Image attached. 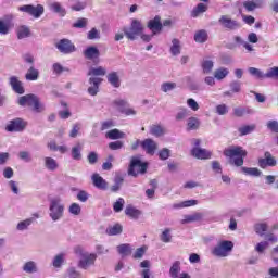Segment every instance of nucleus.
Listing matches in <instances>:
<instances>
[{
  "label": "nucleus",
  "mask_w": 278,
  "mask_h": 278,
  "mask_svg": "<svg viewBox=\"0 0 278 278\" xmlns=\"http://www.w3.org/2000/svg\"><path fill=\"white\" fill-rule=\"evenodd\" d=\"M101 81H103V79L99 77L89 78L90 87L88 88V92L89 94H91V97H97L99 92V86H101Z\"/></svg>",
  "instance_id": "20"
},
{
  "label": "nucleus",
  "mask_w": 278,
  "mask_h": 278,
  "mask_svg": "<svg viewBox=\"0 0 278 278\" xmlns=\"http://www.w3.org/2000/svg\"><path fill=\"white\" fill-rule=\"evenodd\" d=\"M64 203H62L61 198H52L49 204V216L53 223L62 220L64 218Z\"/></svg>",
  "instance_id": "3"
},
{
  "label": "nucleus",
  "mask_w": 278,
  "mask_h": 278,
  "mask_svg": "<svg viewBox=\"0 0 278 278\" xmlns=\"http://www.w3.org/2000/svg\"><path fill=\"white\" fill-rule=\"evenodd\" d=\"M203 219V213H192L189 215H184L182 219L180 220L181 225H188L190 223H197Z\"/></svg>",
  "instance_id": "22"
},
{
  "label": "nucleus",
  "mask_w": 278,
  "mask_h": 278,
  "mask_svg": "<svg viewBox=\"0 0 278 278\" xmlns=\"http://www.w3.org/2000/svg\"><path fill=\"white\" fill-rule=\"evenodd\" d=\"M258 165L261 168H266L267 166H277V160L273 157L270 152L265 153V159H261L258 161Z\"/></svg>",
  "instance_id": "23"
},
{
  "label": "nucleus",
  "mask_w": 278,
  "mask_h": 278,
  "mask_svg": "<svg viewBox=\"0 0 278 278\" xmlns=\"http://www.w3.org/2000/svg\"><path fill=\"white\" fill-rule=\"evenodd\" d=\"M83 149H84V146H81V143H77L76 146H74L72 148V157L74 160H76L77 162H79V160H81Z\"/></svg>",
  "instance_id": "42"
},
{
  "label": "nucleus",
  "mask_w": 278,
  "mask_h": 278,
  "mask_svg": "<svg viewBox=\"0 0 278 278\" xmlns=\"http://www.w3.org/2000/svg\"><path fill=\"white\" fill-rule=\"evenodd\" d=\"M160 160H168L170 157V150L168 148H164L159 152Z\"/></svg>",
  "instance_id": "62"
},
{
  "label": "nucleus",
  "mask_w": 278,
  "mask_h": 278,
  "mask_svg": "<svg viewBox=\"0 0 278 278\" xmlns=\"http://www.w3.org/2000/svg\"><path fill=\"white\" fill-rule=\"evenodd\" d=\"M201 66H202V73L204 75H210V73L214 71V61L210 59H203Z\"/></svg>",
  "instance_id": "32"
},
{
  "label": "nucleus",
  "mask_w": 278,
  "mask_h": 278,
  "mask_svg": "<svg viewBox=\"0 0 278 278\" xmlns=\"http://www.w3.org/2000/svg\"><path fill=\"white\" fill-rule=\"evenodd\" d=\"M18 157H20V160H23V162L31 161V154L28 151L18 152Z\"/></svg>",
  "instance_id": "61"
},
{
  "label": "nucleus",
  "mask_w": 278,
  "mask_h": 278,
  "mask_svg": "<svg viewBox=\"0 0 278 278\" xmlns=\"http://www.w3.org/2000/svg\"><path fill=\"white\" fill-rule=\"evenodd\" d=\"M49 10H51V12H55V14H60V16H65L66 14V10L62 8V4H60V2L49 3Z\"/></svg>",
  "instance_id": "38"
},
{
  "label": "nucleus",
  "mask_w": 278,
  "mask_h": 278,
  "mask_svg": "<svg viewBox=\"0 0 278 278\" xmlns=\"http://www.w3.org/2000/svg\"><path fill=\"white\" fill-rule=\"evenodd\" d=\"M20 12H25V14H29L34 18H40L45 14V7L42 4H37L36 7L33 4H24L18 8Z\"/></svg>",
  "instance_id": "8"
},
{
  "label": "nucleus",
  "mask_w": 278,
  "mask_h": 278,
  "mask_svg": "<svg viewBox=\"0 0 278 278\" xmlns=\"http://www.w3.org/2000/svg\"><path fill=\"white\" fill-rule=\"evenodd\" d=\"M218 23L219 25H223L225 29H230L231 31L240 29L242 27L240 22L232 20L231 17H229V15H222L218 20Z\"/></svg>",
  "instance_id": "11"
},
{
  "label": "nucleus",
  "mask_w": 278,
  "mask_h": 278,
  "mask_svg": "<svg viewBox=\"0 0 278 278\" xmlns=\"http://www.w3.org/2000/svg\"><path fill=\"white\" fill-rule=\"evenodd\" d=\"M23 273L26 275H36L38 273V263L35 261H27L22 266Z\"/></svg>",
  "instance_id": "21"
},
{
  "label": "nucleus",
  "mask_w": 278,
  "mask_h": 278,
  "mask_svg": "<svg viewBox=\"0 0 278 278\" xmlns=\"http://www.w3.org/2000/svg\"><path fill=\"white\" fill-rule=\"evenodd\" d=\"M170 53L172 55H179L181 53V43L178 39L172 40Z\"/></svg>",
  "instance_id": "46"
},
{
  "label": "nucleus",
  "mask_w": 278,
  "mask_h": 278,
  "mask_svg": "<svg viewBox=\"0 0 278 278\" xmlns=\"http://www.w3.org/2000/svg\"><path fill=\"white\" fill-rule=\"evenodd\" d=\"M188 116H190V110L180 108L176 114V121H184V118H188Z\"/></svg>",
  "instance_id": "49"
},
{
  "label": "nucleus",
  "mask_w": 278,
  "mask_h": 278,
  "mask_svg": "<svg viewBox=\"0 0 278 278\" xmlns=\"http://www.w3.org/2000/svg\"><path fill=\"white\" fill-rule=\"evenodd\" d=\"M194 205H199L198 200H186L179 203H174L173 208L174 210H184V207H194Z\"/></svg>",
  "instance_id": "30"
},
{
  "label": "nucleus",
  "mask_w": 278,
  "mask_h": 278,
  "mask_svg": "<svg viewBox=\"0 0 278 278\" xmlns=\"http://www.w3.org/2000/svg\"><path fill=\"white\" fill-rule=\"evenodd\" d=\"M187 105L188 108H190V110H192L193 112H198L199 110V103L197 102V100L189 98L187 100Z\"/></svg>",
  "instance_id": "60"
},
{
  "label": "nucleus",
  "mask_w": 278,
  "mask_h": 278,
  "mask_svg": "<svg viewBox=\"0 0 278 278\" xmlns=\"http://www.w3.org/2000/svg\"><path fill=\"white\" fill-rule=\"evenodd\" d=\"M201 127V119L198 117H189L187 119V130L188 131H197Z\"/></svg>",
  "instance_id": "31"
},
{
  "label": "nucleus",
  "mask_w": 278,
  "mask_h": 278,
  "mask_svg": "<svg viewBox=\"0 0 278 278\" xmlns=\"http://www.w3.org/2000/svg\"><path fill=\"white\" fill-rule=\"evenodd\" d=\"M17 103L22 108H25V106L30 108V110L33 112H35L36 114H40V113L45 112V110H46L45 103H42L40 101V98H38V96H36L34 93H29V94L20 97L17 100Z\"/></svg>",
  "instance_id": "2"
},
{
  "label": "nucleus",
  "mask_w": 278,
  "mask_h": 278,
  "mask_svg": "<svg viewBox=\"0 0 278 278\" xmlns=\"http://www.w3.org/2000/svg\"><path fill=\"white\" fill-rule=\"evenodd\" d=\"M144 253H147V247H141L138 248L135 253L132 254V257L135 260H142V257L144 256Z\"/></svg>",
  "instance_id": "58"
},
{
  "label": "nucleus",
  "mask_w": 278,
  "mask_h": 278,
  "mask_svg": "<svg viewBox=\"0 0 278 278\" xmlns=\"http://www.w3.org/2000/svg\"><path fill=\"white\" fill-rule=\"evenodd\" d=\"M83 55L86 58V60L94 61V60H99L101 52L99 51V48L94 46H90L84 50Z\"/></svg>",
  "instance_id": "18"
},
{
  "label": "nucleus",
  "mask_w": 278,
  "mask_h": 278,
  "mask_svg": "<svg viewBox=\"0 0 278 278\" xmlns=\"http://www.w3.org/2000/svg\"><path fill=\"white\" fill-rule=\"evenodd\" d=\"M255 114V111L249 106H237L233 109V115L237 116V118H242V116Z\"/></svg>",
  "instance_id": "25"
},
{
  "label": "nucleus",
  "mask_w": 278,
  "mask_h": 278,
  "mask_svg": "<svg viewBox=\"0 0 278 278\" xmlns=\"http://www.w3.org/2000/svg\"><path fill=\"white\" fill-rule=\"evenodd\" d=\"M238 131L240 136H249V134H253V131H255V125L251 124V125L241 126L238 128Z\"/></svg>",
  "instance_id": "45"
},
{
  "label": "nucleus",
  "mask_w": 278,
  "mask_h": 278,
  "mask_svg": "<svg viewBox=\"0 0 278 278\" xmlns=\"http://www.w3.org/2000/svg\"><path fill=\"white\" fill-rule=\"evenodd\" d=\"M68 212L73 216H79V214H81V206L78 203H72L68 207Z\"/></svg>",
  "instance_id": "52"
},
{
  "label": "nucleus",
  "mask_w": 278,
  "mask_h": 278,
  "mask_svg": "<svg viewBox=\"0 0 278 278\" xmlns=\"http://www.w3.org/2000/svg\"><path fill=\"white\" fill-rule=\"evenodd\" d=\"M123 207H125V199L118 198L117 201L113 204L114 212H123Z\"/></svg>",
  "instance_id": "55"
},
{
  "label": "nucleus",
  "mask_w": 278,
  "mask_h": 278,
  "mask_svg": "<svg viewBox=\"0 0 278 278\" xmlns=\"http://www.w3.org/2000/svg\"><path fill=\"white\" fill-rule=\"evenodd\" d=\"M56 49H59L61 53L68 55V53H74L75 45L68 39H62L56 43Z\"/></svg>",
  "instance_id": "13"
},
{
  "label": "nucleus",
  "mask_w": 278,
  "mask_h": 278,
  "mask_svg": "<svg viewBox=\"0 0 278 278\" xmlns=\"http://www.w3.org/2000/svg\"><path fill=\"white\" fill-rule=\"evenodd\" d=\"M113 105H115L116 110L121 112V114H124L125 116H136L137 112L136 110L129 108V104L127 101L123 99H117L113 102Z\"/></svg>",
  "instance_id": "9"
},
{
  "label": "nucleus",
  "mask_w": 278,
  "mask_h": 278,
  "mask_svg": "<svg viewBox=\"0 0 278 278\" xmlns=\"http://www.w3.org/2000/svg\"><path fill=\"white\" fill-rule=\"evenodd\" d=\"M267 127L270 129V131L278 134V122L277 121L267 122Z\"/></svg>",
  "instance_id": "64"
},
{
  "label": "nucleus",
  "mask_w": 278,
  "mask_h": 278,
  "mask_svg": "<svg viewBox=\"0 0 278 278\" xmlns=\"http://www.w3.org/2000/svg\"><path fill=\"white\" fill-rule=\"evenodd\" d=\"M64 264V254H58L52 261L54 268H60Z\"/></svg>",
  "instance_id": "56"
},
{
  "label": "nucleus",
  "mask_w": 278,
  "mask_h": 278,
  "mask_svg": "<svg viewBox=\"0 0 278 278\" xmlns=\"http://www.w3.org/2000/svg\"><path fill=\"white\" fill-rule=\"evenodd\" d=\"M18 40H23V38H29V27L20 26L16 30Z\"/></svg>",
  "instance_id": "47"
},
{
  "label": "nucleus",
  "mask_w": 278,
  "mask_h": 278,
  "mask_svg": "<svg viewBox=\"0 0 278 278\" xmlns=\"http://www.w3.org/2000/svg\"><path fill=\"white\" fill-rule=\"evenodd\" d=\"M191 155L197 160H210L212 157V152L203 148H193L191 150Z\"/></svg>",
  "instance_id": "19"
},
{
  "label": "nucleus",
  "mask_w": 278,
  "mask_h": 278,
  "mask_svg": "<svg viewBox=\"0 0 278 278\" xmlns=\"http://www.w3.org/2000/svg\"><path fill=\"white\" fill-rule=\"evenodd\" d=\"M225 157L229 159V163L233 166L240 167L244 165V157H247V150L240 146H231L224 150Z\"/></svg>",
  "instance_id": "1"
},
{
  "label": "nucleus",
  "mask_w": 278,
  "mask_h": 278,
  "mask_svg": "<svg viewBox=\"0 0 278 278\" xmlns=\"http://www.w3.org/2000/svg\"><path fill=\"white\" fill-rule=\"evenodd\" d=\"M240 172L243 175H247L248 177H261L262 170H260L257 167H241Z\"/></svg>",
  "instance_id": "29"
},
{
  "label": "nucleus",
  "mask_w": 278,
  "mask_h": 278,
  "mask_svg": "<svg viewBox=\"0 0 278 278\" xmlns=\"http://www.w3.org/2000/svg\"><path fill=\"white\" fill-rule=\"evenodd\" d=\"M194 40L202 45L203 42H207V30L201 29L195 31L194 34Z\"/></svg>",
  "instance_id": "41"
},
{
  "label": "nucleus",
  "mask_w": 278,
  "mask_h": 278,
  "mask_svg": "<svg viewBox=\"0 0 278 278\" xmlns=\"http://www.w3.org/2000/svg\"><path fill=\"white\" fill-rule=\"evenodd\" d=\"M250 75L253 77H256L257 79H266V74H264L262 71H260L256 67H250L249 70Z\"/></svg>",
  "instance_id": "48"
},
{
  "label": "nucleus",
  "mask_w": 278,
  "mask_h": 278,
  "mask_svg": "<svg viewBox=\"0 0 278 278\" xmlns=\"http://www.w3.org/2000/svg\"><path fill=\"white\" fill-rule=\"evenodd\" d=\"M142 31H144V26L138 20H132L130 27L124 28V34L128 40H136L138 36L142 35Z\"/></svg>",
  "instance_id": "6"
},
{
  "label": "nucleus",
  "mask_w": 278,
  "mask_h": 278,
  "mask_svg": "<svg viewBox=\"0 0 278 278\" xmlns=\"http://www.w3.org/2000/svg\"><path fill=\"white\" fill-rule=\"evenodd\" d=\"M175 88H177V84L176 83H163L161 85V90L162 92H173V90H175Z\"/></svg>",
  "instance_id": "50"
},
{
  "label": "nucleus",
  "mask_w": 278,
  "mask_h": 278,
  "mask_svg": "<svg viewBox=\"0 0 278 278\" xmlns=\"http://www.w3.org/2000/svg\"><path fill=\"white\" fill-rule=\"evenodd\" d=\"M108 236H118L123 233V226L121 224H115L106 229Z\"/></svg>",
  "instance_id": "43"
},
{
  "label": "nucleus",
  "mask_w": 278,
  "mask_h": 278,
  "mask_svg": "<svg viewBox=\"0 0 278 278\" xmlns=\"http://www.w3.org/2000/svg\"><path fill=\"white\" fill-rule=\"evenodd\" d=\"M207 12V4L199 3L193 10L191 11L192 18H198L201 14H205Z\"/></svg>",
  "instance_id": "33"
},
{
  "label": "nucleus",
  "mask_w": 278,
  "mask_h": 278,
  "mask_svg": "<svg viewBox=\"0 0 278 278\" xmlns=\"http://www.w3.org/2000/svg\"><path fill=\"white\" fill-rule=\"evenodd\" d=\"M216 114H218L219 116H225V114L229 113V106H227V104H218L216 108Z\"/></svg>",
  "instance_id": "53"
},
{
  "label": "nucleus",
  "mask_w": 278,
  "mask_h": 278,
  "mask_svg": "<svg viewBox=\"0 0 278 278\" xmlns=\"http://www.w3.org/2000/svg\"><path fill=\"white\" fill-rule=\"evenodd\" d=\"M34 220H35L34 217H29L22 222H18L16 225L17 231H27V229H29V227H31V224L34 223Z\"/></svg>",
  "instance_id": "35"
},
{
  "label": "nucleus",
  "mask_w": 278,
  "mask_h": 278,
  "mask_svg": "<svg viewBox=\"0 0 278 278\" xmlns=\"http://www.w3.org/2000/svg\"><path fill=\"white\" fill-rule=\"evenodd\" d=\"M228 75L229 68L227 67H219L214 72V78L217 79V81H223V79H225Z\"/></svg>",
  "instance_id": "36"
},
{
  "label": "nucleus",
  "mask_w": 278,
  "mask_h": 278,
  "mask_svg": "<svg viewBox=\"0 0 278 278\" xmlns=\"http://www.w3.org/2000/svg\"><path fill=\"white\" fill-rule=\"evenodd\" d=\"M9 84L12 90H14V92H16L17 94H25V88L23 87V81H21L18 77L11 76L9 78Z\"/></svg>",
  "instance_id": "15"
},
{
  "label": "nucleus",
  "mask_w": 278,
  "mask_h": 278,
  "mask_svg": "<svg viewBox=\"0 0 278 278\" xmlns=\"http://www.w3.org/2000/svg\"><path fill=\"white\" fill-rule=\"evenodd\" d=\"M162 18L157 15L148 22V29L152 31L153 36H157L162 31Z\"/></svg>",
  "instance_id": "14"
},
{
  "label": "nucleus",
  "mask_w": 278,
  "mask_h": 278,
  "mask_svg": "<svg viewBox=\"0 0 278 278\" xmlns=\"http://www.w3.org/2000/svg\"><path fill=\"white\" fill-rule=\"evenodd\" d=\"M117 252L122 257H127L131 255V245L128 243H124L117 247Z\"/></svg>",
  "instance_id": "40"
},
{
  "label": "nucleus",
  "mask_w": 278,
  "mask_h": 278,
  "mask_svg": "<svg viewBox=\"0 0 278 278\" xmlns=\"http://www.w3.org/2000/svg\"><path fill=\"white\" fill-rule=\"evenodd\" d=\"M233 251V243L229 240L219 241L211 251L215 257H229Z\"/></svg>",
  "instance_id": "5"
},
{
  "label": "nucleus",
  "mask_w": 278,
  "mask_h": 278,
  "mask_svg": "<svg viewBox=\"0 0 278 278\" xmlns=\"http://www.w3.org/2000/svg\"><path fill=\"white\" fill-rule=\"evenodd\" d=\"M106 138L109 140H121V138H125V132L115 128L106 132Z\"/></svg>",
  "instance_id": "39"
},
{
  "label": "nucleus",
  "mask_w": 278,
  "mask_h": 278,
  "mask_svg": "<svg viewBox=\"0 0 278 278\" xmlns=\"http://www.w3.org/2000/svg\"><path fill=\"white\" fill-rule=\"evenodd\" d=\"M161 240L162 242L168 243L170 240H173V236L170 235V228H166L162 233H161Z\"/></svg>",
  "instance_id": "54"
},
{
  "label": "nucleus",
  "mask_w": 278,
  "mask_h": 278,
  "mask_svg": "<svg viewBox=\"0 0 278 278\" xmlns=\"http://www.w3.org/2000/svg\"><path fill=\"white\" fill-rule=\"evenodd\" d=\"M43 166L46 170H49L50 173H55L58 168H60V163L58 160L51 157V156H45L43 157Z\"/></svg>",
  "instance_id": "17"
},
{
  "label": "nucleus",
  "mask_w": 278,
  "mask_h": 278,
  "mask_svg": "<svg viewBox=\"0 0 278 278\" xmlns=\"http://www.w3.org/2000/svg\"><path fill=\"white\" fill-rule=\"evenodd\" d=\"M141 147L148 155H155V151H157V142L153 141V139L143 140Z\"/></svg>",
  "instance_id": "16"
},
{
  "label": "nucleus",
  "mask_w": 278,
  "mask_h": 278,
  "mask_svg": "<svg viewBox=\"0 0 278 278\" xmlns=\"http://www.w3.org/2000/svg\"><path fill=\"white\" fill-rule=\"evenodd\" d=\"M125 214L126 216H128V218H131L132 220H138L142 212L136 208L134 205H127L125 208Z\"/></svg>",
  "instance_id": "26"
},
{
  "label": "nucleus",
  "mask_w": 278,
  "mask_h": 278,
  "mask_svg": "<svg viewBox=\"0 0 278 278\" xmlns=\"http://www.w3.org/2000/svg\"><path fill=\"white\" fill-rule=\"evenodd\" d=\"M25 127H27V123H25V121L17 117L9 122V125L5 126V131H9L11 134L18 132V131H23Z\"/></svg>",
  "instance_id": "12"
},
{
  "label": "nucleus",
  "mask_w": 278,
  "mask_h": 278,
  "mask_svg": "<svg viewBox=\"0 0 278 278\" xmlns=\"http://www.w3.org/2000/svg\"><path fill=\"white\" fill-rule=\"evenodd\" d=\"M94 262H97V254L80 251V268L86 270L87 268H90V266H93Z\"/></svg>",
  "instance_id": "10"
},
{
  "label": "nucleus",
  "mask_w": 278,
  "mask_h": 278,
  "mask_svg": "<svg viewBox=\"0 0 278 278\" xmlns=\"http://www.w3.org/2000/svg\"><path fill=\"white\" fill-rule=\"evenodd\" d=\"M268 249V242L267 241H263L256 244L255 247V251L257 253H264V251Z\"/></svg>",
  "instance_id": "63"
},
{
  "label": "nucleus",
  "mask_w": 278,
  "mask_h": 278,
  "mask_svg": "<svg viewBox=\"0 0 278 278\" xmlns=\"http://www.w3.org/2000/svg\"><path fill=\"white\" fill-rule=\"evenodd\" d=\"M266 79H278V66H274L265 73Z\"/></svg>",
  "instance_id": "51"
},
{
  "label": "nucleus",
  "mask_w": 278,
  "mask_h": 278,
  "mask_svg": "<svg viewBox=\"0 0 278 278\" xmlns=\"http://www.w3.org/2000/svg\"><path fill=\"white\" fill-rule=\"evenodd\" d=\"M123 181H125V176L122 174H116L114 178V185L111 187V192H118L123 186Z\"/></svg>",
  "instance_id": "34"
},
{
  "label": "nucleus",
  "mask_w": 278,
  "mask_h": 278,
  "mask_svg": "<svg viewBox=\"0 0 278 278\" xmlns=\"http://www.w3.org/2000/svg\"><path fill=\"white\" fill-rule=\"evenodd\" d=\"M23 60L25 64H28L29 67L25 74L26 81H38V77H40V71L36 68L34 65L36 63V59L31 54H24Z\"/></svg>",
  "instance_id": "4"
},
{
  "label": "nucleus",
  "mask_w": 278,
  "mask_h": 278,
  "mask_svg": "<svg viewBox=\"0 0 278 278\" xmlns=\"http://www.w3.org/2000/svg\"><path fill=\"white\" fill-rule=\"evenodd\" d=\"M254 229H255V232L258 236H264V233H266V231L268 229V225H266V224H256Z\"/></svg>",
  "instance_id": "57"
},
{
  "label": "nucleus",
  "mask_w": 278,
  "mask_h": 278,
  "mask_svg": "<svg viewBox=\"0 0 278 278\" xmlns=\"http://www.w3.org/2000/svg\"><path fill=\"white\" fill-rule=\"evenodd\" d=\"M80 130H81V124L79 123L74 124L70 132V138H77Z\"/></svg>",
  "instance_id": "59"
},
{
  "label": "nucleus",
  "mask_w": 278,
  "mask_h": 278,
  "mask_svg": "<svg viewBox=\"0 0 278 278\" xmlns=\"http://www.w3.org/2000/svg\"><path fill=\"white\" fill-rule=\"evenodd\" d=\"M144 173H147V163H142L138 157H132L128 168V175L138 177L140 174L144 175Z\"/></svg>",
  "instance_id": "7"
},
{
  "label": "nucleus",
  "mask_w": 278,
  "mask_h": 278,
  "mask_svg": "<svg viewBox=\"0 0 278 278\" xmlns=\"http://www.w3.org/2000/svg\"><path fill=\"white\" fill-rule=\"evenodd\" d=\"M150 134H151V136H155V138H160V137L164 136V134H165L164 126L156 125V124L150 126Z\"/></svg>",
  "instance_id": "37"
},
{
  "label": "nucleus",
  "mask_w": 278,
  "mask_h": 278,
  "mask_svg": "<svg viewBox=\"0 0 278 278\" xmlns=\"http://www.w3.org/2000/svg\"><path fill=\"white\" fill-rule=\"evenodd\" d=\"M91 179L96 188L99 190H108V181H105L99 174H93Z\"/></svg>",
  "instance_id": "24"
},
{
  "label": "nucleus",
  "mask_w": 278,
  "mask_h": 278,
  "mask_svg": "<svg viewBox=\"0 0 278 278\" xmlns=\"http://www.w3.org/2000/svg\"><path fill=\"white\" fill-rule=\"evenodd\" d=\"M108 70L103 66L90 67L88 71L89 77H105Z\"/></svg>",
  "instance_id": "27"
},
{
  "label": "nucleus",
  "mask_w": 278,
  "mask_h": 278,
  "mask_svg": "<svg viewBox=\"0 0 278 278\" xmlns=\"http://www.w3.org/2000/svg\"><path fill=\"white\" fill-rule=\"evenodd\" d=\"M106 79L109 84L113 86V88H121V76H118V72H111L106 75Z\"/></svg>",
  "instance_id": "28"
},
{
  "label": "nucleus",
  "mask_w": 278,
  "mask_h": 278,
  "mask_svg": "<svg viewBox=\"0 0 278 278\" xmlns=\"http://www.w3.org/2000/svg\"><path fill=\"white\" fill-rule=\"evenodd\" d=\"M179 273H181V264L175 262L169 269V275L172 278H179Z\"/></svg>",
  "instance_id": "44"
}]
</instances>
